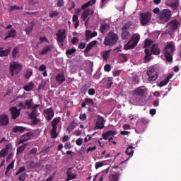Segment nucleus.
Returning <instances> with one entry per match:
<instances>
[{
	"label": "nucleus",
	"instance_id": "nucleus-1",
	"mask_svg": "<svg viewBox=\"0 0 181 181\" xmlns=\"http://www.w3.org/2000/svg\"><path fill=\"white\" fill-rule=\"evenodd\" d=\"M117 42H118V35L115 34L112 31H110L105 37L103 45L111 47L113 45H115Z\"/></svg>",
	"mask_w": 181,
	"mask_h": 181
},
{
	"label": "nucleus",
	"instance_id": "nucleus-2",
	"mask_svg": "<svg viewBox=\"0 0 181 181\" xmlns=\"http://www.w3.org/2000/svg\"><path fill=\"white\" fill-rule=\"evenodd\" d=\"M141 39L139 34H134L132 40L129 41L124 46L125 50L134 49L136 46Z\"/></svg>",
	"mask_w": 181,
	"mask_h": 181
},
{
	"label": "nucleus",
	"instance_id": "nucleus-3",
	"mask_svg": "<svg viewBox=\"0 0 181 181\" xmlns=\"http://www.w3.org/2000/svg\"><path fill=\"white\" fill-rule=\"evenodd\" d=\"M152 19V12L147 11L146 13H141L140 14L139 21L142 26H146Z\"/></svg>",
	"mask_w": 181,
	"mask_h": 181
},
{
	"label": "nucleus",
	"instance_id": "nucleus-4",
	"mask_svg": "<svg viewBox=\"0 0 181 181\" xmlns=\"http://www.w3.org/2000/svg\"><path fill=\"white\" fill-rule=\"evenodd\" d=\"M22 65L17 62H13L10 64V71L11 76H15L22 71Z\"/></svg>",
	"mask_w": 181,
	"mask_h": 181
},
{
	"label": "nucleus",
	"instance_id": "nucleus-5",
	"mask_svg": "<svg viewBox=\"0 0 181 181\" xmlns=\"http://www.w3.org/2000/svg\"><path fill=\"white\" fill-rule=\"evenodd\" d=\"M146 74L148 76V81H156L158 79V71H156V69L153 66H151L147 69Z\"/></svg>",
	"mask_w": 181,
	"mask_h": 181
},
{
	"label": "nucleus",
	"instance_id": "nucleus-6",
	"mask_svg": "<svg viewBox=\"0 0 181 181\" xmlns=\"http://www.w3.org/2000/svg\"><path fill=\"white\" fill-rule=\"evenodd\" d=\"M60 117H55L52 121V129L51 130V137L57 138V124L60 122Z\"/></svg>",
	"mask_w": 181,
	"mask_h": 181
},
{
	"label": "nucleus",
	"instance_id": "nucleus-7",
	"mask_svg": "<svg viewBox=\"0 0 181 181\" xmlns=\"http://www.w3.org/2000/svg\"><path fill=\"white\" fill-rule=\"evenodd\" d=\"M170 10L164 9L160 11L159 19L160 21H163V22H168L170 18Z\"/></svg>",
	"mask_w": 181,
	"mask_h": 181
},
{
	"label": "nucleus",
	"instance_id": "nucleus-8",
	"mask_svg": "<svg viewBox=\"0 0 181 181\" xmlns=\"http://www.w3.org/2000/svg\"><path fill=\"white\" fill-rule=\"evenodd\" d=\"M56 35L57 42L63 43V42H64V39L67 37V31L64 29L59 30Z\"/></svg>",
	"mask_w": 181,
	"mask_h": 181
},
{
	"label": "nucleus",
	"instance_id": "nucleus-9",
	"mask_svg": "<svg viewBox=\"0 0 181 181\" xmlns=\"http://www.w3.org/2000/svg\"><path fill=\"white\" fill-rule=\"evenodd\" d=\"M106 120L102 116L98 115V118L96 119L95 128L96 129H104L105 125Z\"/></svg>",
	"mask_w": 181,
	"mask_h": 181
},
{
	"label": "nucleus",
	"instance_id": "nucleus-10",
	"mask_svg": "<svg viewBox=\"0 0 181 181\" xmlns=\"http://www.w3.org/2000/svg\"><path fill=\"white\" fill-rule=\"evenodd\" d=\"M21 110H22V108L18 110V107H10L9 111L11 112L12 119H16V118H18V117H19L21 115Z\"/></svg>",
	"mask_w": 181,
	"mask_h": 181
},
{
	"label": "nucleus",
	"instance_id": "nucleus-11",
	"mask_svg": "<svg viewBox=\"0 0 181 181\" xmlns=\"http://www.w3.org/2000/svg\"><path fill=\"white\" fill-rule=\"evenodd\" d=\"M32 136H35V134L33 132H28L23 135L21 138V139L18 141V145H21V144H23V142H27V141H29L32 139Z\"/></svg>",
	"mask_w": 181,
	"mask_h": 181
},
{
	"label": "nucleus",
	"instance_id": "nucleus-12",
	"mask_svg": "<svg viewBox=\"0 0 181 181\" xmlns=\"http://www.w3.org/2000/svg\"><path fill=\"white\" fill-rule=\"evenodd\" d=\"M9 124V116L6 114L0 115V127H6Z\"/></svg>",
	"mask_w": 181,
	"mask_h": 181
},
{
	"label": "nucleus",
	"instance_id": "nucleus-13",
	"mask_svg": "<svg viewBox=\"0 0 181 181\" xmlns=\"http://www.w3.org/2000/svg\"><path fill=\"white\" fill-rule=\"evenodd\" d=\"M44 112L46 114V119L47 121H52L53 119V117H54V110H53L52 107H49L47 109H45L44 110Z\"/></svg>",
	"mask_w": 181,
	"mask_h": 181
},
{
	"label": "nucleus",
	"instance_id": "nucleus-14",
	"mask_svg": "<svg viewBox=\"0 0 181 181\" xmlns=\"http://www.w3.org/2000/svg\"><path fill=\"white\" fill-rule=\"evenodd\" d=\"M151 53L153 56H159L160 54V48L158 44H153L151 47Z\"/></svg>",
	"mask_w": 181,
	"mask_h": 181
},
{
	"label": "nucleus",
	"instance_id": "nucleus-15",
	"mask_svg": "<svg viewBox=\"0 0 181 181\" xmlns=\"http://www.w3.org/2000/svg\"><path fill=\"white\" fill-rule=\"evenodd\" d=\"M53 49V45H45L44 47H42V50L39 52V54L40 56H45L47 54V53L52 52Z\"/></svg>",
	"mask_w": 181,
	"mask_h": 181
},
{
	"label": "nucleus",
	"instance_id": "nucleus-16",
	"mask_svg": "<svg viewBox=\"0 0 181 181\" xmlns=\"http://www.w3.org/2000/svg\"><path fill=\"white\" fill-rule=\"evenodd\" d=\"M145 57H144V63H149L151 60L153 59L152 57V52H151V49L146 48L144 49Z\"/></svg>",
	"mask_w": 181,
	"mask_h": 181
},
{
	"label": "nucleus",
	"instance_id": "nucleus-17",
	"mask_svg": "<svg viewBox=\"0 0 181 181\" xmlns=\"http://www.w3.org/2000/svg\"><path fill=\"white\" fill-rule=\"evenodd\" d=\"M55 81L58 84H63L64 81H66V76H64V73H59L55 76Z\"/></svg>",
	"mask_w": 181,
	"mask_h": 181
},
{
	"label": "nucleus",
	"instance_id": "nucleus-18",
	"mask_svg": "<svg viewBox=\"0 0 181 181\" xmlns=\"http://www.w3.org/2000/svg\"><path fill=\"white\" fill-rule=\"evenodd\" d=\"M168 26H170L171 30H176V29L179 28V21L176 19H174L168 23Z\"/></svg>",
	"mask_w": 181,
	"mask_h": 181
},
{
	"label": "nucleus",
	"instance_id": "nucleus-19",
	"mask_svg": "<svg viewBox=\"0 0 181 181\" xmlns=\"http://www.w3.org/2000/svg\"><path fill=\"white\" fill-rule=\"evenodd\" d=\"M172 77H173V74H170L169 75L167 76V77L162 81H160L158 83V87H163L165 86H166V84H168L170 80V78H172Z\"/></svg>",
	"mask_w": 181,
	"mask_h": 181
},
{
	"label": "nucleus",
	"instance_id": "nucleus-20",
	"mask_svg": "<svg viewBox=\"0 0 181 181\" xmlns=\"http://www.w3.org/2000/svg\"><path fill=\"white\" fill-rule=\"evenodd\" d=\"M115 135H117V132L110 130V131H107L105 133H103L102 134V137L103 138V139H105V141H107L109 136H114Z\"/></svg>",
	"mask_w": 181,
	"mask_h": 181
},
{
	"label": "nucleus",
	"instance_id": "nucleus-21",
	"mask_svg": "<svg viewBox=\"0 0 181 181\" xmlns=\"http://www.w3.org/2000/svg\"><path fill=\"white\" fill-rule=\"evenodd\" d=\"M165 49H167L168 53L169 54H173V53H175V45L172 42H168Z\"/></svg>",
	"mask_w": 181,
	"mask_h": 181
},
{
	"label": "nucleus",
	"instance_id": "nucleus-22",
	"mask_svg": "<svg viewBox=\"0 0 181 181\" xmlns=\"http://www.w3.org/2000/svg\"><path fill=\"white\" fill-rule=\"evenodd\" d=\"M12 50V48L8 47L6 49H4V48L0 47V57H6V56H8L9 53H11Z\"/></svg>",
	"mask_w": 181,
	"mask_h": 181
},
{
	"label": "nucleus",
	"instance_id": "nucleus-23",
	"mask_svg": "<svg viewBox=\"0 0 181 181\" xmlns=\"http://www.w3.org/2000/svg\"><path fill=\"white\" fill-rule=\"evenodd\" d=\"M11 149V144H7L4 148L0 151V158H5L8 155V151Z\"/></svg>",
	"mask_w": 181,
	"mask_h": 181
},
{
	"label": "nucleus",
	"instance_id": "nucleus-24",
	"mask_svg": "<svg viewBox=\"0 0 181 181\" xmlns=\"http://www.w3.org/2000/svg\"><path fill=\"white\" fill-rule=\"evenodd\" d=\"M166 5H168V6H170V8H171L173 11H176V9H177V6H179V1L172 2L168 1L166 2Z\"/></svg>",
	"mask_w": 181,
	"mask_h": 181
},
{
	"label": "nucleus",
	"instance_id": "nucleus-25",
	"mask_svg": "<svg viewBox=\"0 0 181 181\" xmlns=\"http://www.w3.org/2000/svg\"><path fill=\"white\" fill-rule=\"evenodd\" d=\"M17 33L16 30L11 28V30L8 32V35L5 37L4 40L9 39V37H15Z\"/></svg>",
	"mask_w": 181,
	"mask_h": 181
},
{
	"label": "nucleus",
	"instance_id": "nucleus-26",
	"mask_svg": "<svg viewBox=\"0 0 181 181\" xmlns=\"http://www.w3.org/2000/svg\"><path fill=\"white\" fill-rule=\"evenodd\" d=\"M163 53L167 62H170L173 60V57H172L173 54H169V52H168V47L164 49Z\"/></svg>",
	"mask_w": 181,
	"mask_h": 181
},
{
	"label": "nucleus",
	"instance_id": "nucleus-27",
	"mask_svg": "<svg viewBox=\"0 0 181 181\" xmlns=\"http://www.w3.org/2000/svg\"><path fill=\"white\" fill-rule=\"evenodd\" d=\"M101 33L104 35L105 33H107L108 30H110V24L104 23L102 24L100 29Z\"/></svg>",
	"mask_w": 181,
	"mask_h": 181
},
{
	"label": "nucleus",
	"instance_id": "nucleus-28",
	"mask_svg": "<svg viewBox=\"0 0 181 181\" xmlns=\"http://www.w3.org/2000/svg\"><path fill=\"white\" fill-rule=\"evenodd\" d=\"M34 88L35 83L30 82L23 86V90H25V91H32V90H33Z\"/></svg>",
	"mask_w": 181,
	"mask_h": 181
},
{
	"label": "nucleus",
	"instance_id": "nucleus-29",
	"mask_svg": "<svg viewBox=\"0 0 181 181\" xmlns=\"http://www.w3.org/2000/svg\"><path fill=\"white\" fill-rule=\"evenodd\" d=\"M25 129H26L25 127H21V126H16L13 128V132L14 134H18V132H24Z\"/></svg>",
	"mask_w": 181,
	"mask_h": 181
},
{
	"label": "nucleus",
	"instance_id": "nucleus-30",
	"mask_svg": "<svg viewBox=\"0 0 181 181\" xmlns=\"http://www.w3.org/2000/svg\"><path fill=\"white\" fill-rule=\"evenodd\" d=\"M129 36H131V33H129V31L122 30V33L121 34V37L122 40H127L129 39Z\"/></svg>",
	"mask_w": 181,
	"mask_h": 181
},
{
	"label": "nucleus",
	"instance_id": "nucleus-31",
	"mask_svg": "<svg viewBox=\"0 0 181 181\" xmlns=\"http://www.w3.org/2000/svg\"><path fill=\"white\" fill-rule=\"evenodd\" d=\"M66 179L65 180V181H70V180H73L74 179H76V177H77V175L76 174H71L70 173V171H67L66 172Z\"/></svg>",
	"mask_w": 181,
	"mask_h": 181
},
{
	"label": "nucleus",
	"instance_id": "nucleus-32",
	"mask_svg": "<svg viewBox=\"0 0 181 181\" xmlns=\"http://www.w3.org/2000/svg\"><path fill=\"white\" fill-rule=\"evenodd\" d=\"M134 94L135 95H140V96L145 95V90L139 87L134 90Z\"/></svg>",
	"mask_w": 181,
	"mask_h": 181
},
{
	"label": "nucleus",
	"instance_id": "nucleus-33",
	"mask_svg": "<svg viewBox=\"0 0 181 181\" xmlns=\"http://www.w3.org/2000/svg\"><path fill=\"white\" fill-rule=\"evenodd\" d=\"M15 168V160H13L6 168L5 175L6 176H8V173H9V170L11 169H13Z\"/></svg>",
	"mask_w": 181,
	"mask_h": 181
},
{
	"label": "nucleus",
	"instance_id": "nucleus-34",
	"mask_svg": "<svg viewBox=\"0 0 181 181\" xmlns=\"http://www.w3.org/2000/svg\"><path fill=\"white\" fill-rule=\"evenodd\" d=\"M134 146H129V147L127 148L126 150V153L127 155H129L130 156V158H132L133 155H134Z\"/></svg>",
	"mask_w": 181,
	"mask_h": 181
},
{
	"label": "nucleus",
	"instance_id": "nucleus-35",
	"mask_svg": "<svg viewBox=\"0 0 181 181\" xmlns=\"http://www.w3.org/2000/svg\"><path fill=\"white\" fill-rule=\"evenodd\" d=\"M25 110H32V106L33 105V99L26 100L25 103Z\"/></svg>",
	"mask_w": 181,
	"mask_h": 181
},
{
	"label": "nucleus",
	"instance_id": "nucleus-36",
	"mask_svg": "<svg viewBox=\"0 0 181 181\" xmlns=\"http://www.w3.org/2000/svg\"><path fill=\"white\" fill-rule=\"evenodd\" d=\"M26 144H23V145L18 146L17 148L16 155H20V153H22V152L26 149Z\"/></svg>",
	"mask_w": 181,
	"mask_h": 181
},
{
	"label": "nucleus",
	"instance_id": "nucleus-37",
	"mask_svg": "<svg viewBox=\"0 0 181 181\" xmlns=\"http://www.w3.org/2000/svg\"><path fill=\"white\" fill-rule=\"evenodd\" d=\"M94 4H95V1H89L86 4L82 5L81 9L84 10L86 8H88V6H93Z\"/></svg>",
	"mask_w": 181,
	"mask_h": 181
},
{
	"label": "nucleus",
	"instance_id": "nucleus-38",
	"mask_svg": "<svg viewBox=\"0 0 181 181\" xmlns=\"http://www.w3.org/2000/svg\"><path fill=\"white\" fill-rule=\"evenodd\" d=\"M77 124L76 123V122L74 120H73L71 124H69V126L67 128V131H69V132H71V131H73V129H74V128H76Z\"/></svg>",
	"mask_w": 181,
	"mask_h": 181
},
{
	"label": "nucleus",
	"instance_id": "nucleus-39",
	"mask_svg": "<svg viewBox=\"0 0 181 181\" xmlns=\"http://www.w3.org/2000/svg\"><path fill=\"white\" fill-rule=\"evenodd\" d=\"M110 53H111V49L104 51L102 55L103 59L104 60H108V57H110Z\"/></svg>",
	"mask_w": 181,
	"mask_h": 181
},
{
	"label": "nucleus",
	"instance_id": "nucleus-40",
	"mask_svg": "<svg viewBox=\"0 0 181 181\" xmlns=\"http://www.w3.org/2000/svg\"><path fill=\"white\" fill-rule=\"evenodd\" d=\"M90 15V10L86 9L85 10L81 16V18L83 19V21H86V19H87L88 18V16Z\"/></svg>",
	"mask_w": 181,
	"mask_h": 181
},
{
	"label": "nucleus",
	"instance_id": "nucleus-41",
	"mask_svg": "<svg viewBox=\"0 0 181 181\" xmlns=\"http://www.w3.org/2000/svg\"><path fill=\"white\" fill-rule=\"evenodd\" d=\"M131 26H132V22L129 21L123 25L122 30L128 31V29H129Z\"/></svg>",
	"mask_w": 181,
	"mask_h": 181
},
{
	"label": "nucleus",
	"instance_id": "nucleus-42",
	"mask_svg": "<svg viewBox=\"0 0 181 181\" xmlns=\"http://www.w3.org/2000/svg\"><path fill=\"white\" fill-rule=\"evenodd\" d=\"M32 30H33V24L32 23L25 28L26 35H30L32 33Z\"/></svg>",
	"mask_w": 181,
	"mask_h": 181
},
{
	"label": "nucleus",
	"instance_id": "nucleus-43",
	"mask_svg": "<svg viewBox=\"0 0 181 181\" xmlns=\"http://www.w3.org/2000/svg\"><path fill=\"white\" fill-rule=\"evenodd\" d=\"M23 9V7L22 6H18L16 5L15 6H11L8 10L9 12H12V11H21Z\"/></svg>",
	"mask_w": 181,
	"mask_h": 181
},
{
	"label": "nucleus",
	"instance_id": "nucleus-44",
	"mask_svg": "<svg viewBox=\"0 0 181 181\" xmlns=\"http://www.w3.org/2000/svg\"><path fill=\"white\" fill-rule=\"evenodd\" d=\"M119 60L120 62H122V63H125V62H128V58L127 57V55L125 54H121L119 56Z\"/></svg>",
	"mask_w": 181,
	"mask_h": 181
},
{
	"label": "nucleus",
	"instance_id": "nucleus-45",
	"mask_svg": "<svg viewBox=\"0 0 181 181\" xmlns=\"http://www.w3.org/2000/svg\"><path fill=\"white\" fill-rule=\"evenodd\" d=\"M119 178V175L118 174H115V175H111L109 177L110 180L109 181H118V179Z\"/></svg>",
	"mask_w": 181,
	"mask_h": 181
},
{
	"label": "nucleus",
	"instance_id": "nucleus-46",
	"mask_svg": "<svg viewBox=\"0 0 181 181\" xmlns=\"http://www.w3.org/2000/svg\"><path fill=\"white\" fill-rule=\"evenodd\" d=\"M30 167L33 168V169H35L36 168H40V163H39V162L35 163V161H30Z\"/></svg>",
	"mask_w": 181,
	"mask_h": 181
},
{
	"label": "nucleus",
	"instance_id": "nucleus-47",
	"mask_svg": "<svg viewBox=\"0 0 181 181\" xmlns=\"http://www.w3.org/2000/svg\"><path fill=\"white\" fill-rule=\"evenodd\" d=\"M76 52H77V50L76 49V48L73 47L71 49H67L66 51V56H71V54H74Z\"/></svg>",
	"mask_w": 181,
	"mask_h": 181
},
{
	"label": "nucleus",
	"instance_id": "nucleus-48",
	"mask_svg": "<svg viewBox=\"0 0 181 181\" xmlns=\"http://www.w3.org/2000/svg\"><path fill=\"white\" fill-rule=\"evenodd\" d=\"M18 53H19V47H16L12 51L13 59H16V56H18Z\"/></svg>",
	"mask_w": 181,
	"mask_h": 181
},
{
	"label": "nucleus",
	"instance_id": "nucleus-49",
	"mask_svg": "<svg viewBox=\"0 0 181 181\" xmlns=\"http://www.w3.org/2000/svg\"><path fill=\"white\" fill-rule=\"evenodd\" d=\"M90 39H91V30H86V42H90Z\"/></svg>",
	"mask_w": 181,
	"mask_h": 181
},
{
	"label": "nucleus",
	"instance_id": "nucleus-50",
	"mask_svg": "<svg viewBox=\"0 0 181 181\" xmlns=\"http://www.w3.org/2000/svg\"><path fill=\"white\" fill-rule=\"evenodd\" d=\"M112 77H108L107 78V81L106 83V87L107 88H111L112 86Z\"/></svg>",
	"mask_w": 181,
	"mask_h": 181
},
{
	"label": "nucleus",
	"instance_id": "nucleus-51",
	"mask_svg": "<svg viewBox=\"0 0 181 181\" xmlns=\"http://www.w3.org/2000/svg\"><path fill=\"white\" fill-rule=\"evenodd\" d=\"M152 43H153L152 40L146 39L144 47H149V46H152Z\"/></svg>",
	"mask_w": 181,
	"mask_h": 181
},
{
	"label": "nucleus",
	"instance_id": "nucleus-52",
	"mask_svg": "<svg viewBox=\"0 0 181 181\" xmlns=\"http://www.w3.org/2000/svg\"><path fill=\"white\" fill-rule=\"evenodd\" d=\"M27 177H28V174L26 173H22L18 177V180L25 181L26 180Z\"/></svg>",
	"mask_w": 181,
	"mask_h": 181
},
{
	"label": "nucleus",
	"instance_id": "nucleus-53",
	"mask_svg": "<svg viewBox=\"0 0 181 181\" xmlns=\"http://www.w3.org/2000/svg\"><path fill=\"white\" fill-rule=\"evenodd\" d=\"M26 170V167L22 166L18 170L16 173V176H18V175H21L22 172H25Z\"/></svg>",
	"mask_w": 181,
	"mask_h": 181
},
{
	"label": "nucleus",
	"instance_id": "nucleus-54",
	"mask_svg": "<svg viewBox=\"0 0 181 181\" xmlns=\"http://www.w3.org/2000/svg\"><path fill=\"white\" fill-rule=\"evenodd\" d=\"M132 81H134V84H138L139 83V77L137 75H134L132 78Z\"/></svg>",
	"mask_w": 181,
	"mask_h": 181
},
{
	"label": "nucleus",
	"instance_id": "nucleus-55",
	"mask_svg": "<svg viewBox=\"0 0 181 181\" xmlns=\"http://www.w3.org/2000/svg\"><path fill=\"white\" fill-rule=\"evenodd\" d=\"M40 122V119H37V117L33 118V120L31 121L32 125H37Z\"/></svg>",
	"mask_w": 181,
	"mask_h": 181
},
{
	"label": "nucleus",
	"instance_id": "nucleus-56",
	"mask_svg": "<svg viewBox=\"0 0 181 181\" xmlns=\"http://www.w3.org/2000/svg\"><path fill=\"white\" fill-rule=\"evenodd\" d=\"M33 74V72L31 70H27L25 77V78H30Z\"/></svg>",
	"mask_w": 181,
	"mask_h": 181
},
{
	"label": "nucleus",
	"instance_id": "nucleus-57",
	"mask_svg": "<svg viewBox=\"0 0 181 181\" xmlns=\"http://www.w3.org/2000/svg\"><path fill=\"white\" fill-rule=\"evenodd\" d=\"M30 118L32 119L33 118H36L37 117V115L36 114V110H33L30 115H29Z\"/></svg>",
	"mask_w": 181,
	"mask_h": 181
},
{
	"label": "nucleus",
	"instance_id": "nucleus-58",
	"mask_svg": "<svg viewBox=\"0 0 181 181\" xmlns=\"http://www.w3.org/2000/svg\"><path fill=\"white\" fill-rule=\"evenodd\" d=\"M59 15V12L56 11H52L49 13V18H54V16H57Z\"/></svg>",
	"mask_w": 181,
	"mask_h": 181
},
{
	"label": "nucleus",
	"instance_id": "nucleus-59",
	"mask_svg": "<svg viewBox=\"0 0 181 181\" xmlns=\"http://www.w3.org/2000/svg\"><path fill=\"white\" fill-rule=\"evenodd\" d=\"M90 49H93V47H91L90 44H88L84 50L85 54H88V53L90 52Z\"/></svg>",
	"mask_w": 181,
	"mask_h": 181
},
{
	"label": "nucleus",
	"instance_id": "nucleus-60",
	"mask_svg": "<svg viewBox=\"0 0 181 181\" xmlns=\"http://www.w3.org/2000/svg\"><path fill=\"white\" fill-rule=\"evenodd\" d=\"M83 139L79 138V139H76V144L78 146H81V145H83Z\"/></svg>",
	"mask_w": 181,
	"mask_h": 181
},
{
	"label": "nucleus",
	"instance_id": "nucleus-61",
	"mask_svg": "<svg viewBox=\"0 0 181 181\" xmlns=\"http://www.w3.org/2000/svg\"><path fill=\"white\" fill-rule=\"evenodd\" d=\"M79 119L81 121H86V119H87V115H86V113L81 114Z\"/></svg>",
	"mask_w": 181,
	"mask_h": 181
},
{
	"label": "nucleus",
	"instance_id": "nucleus-62",
	"mask_svg": "<svg viewBox=\"0 0 181 181\" xmlns=\"http://www.w3.org/2000/svg\"><path fill=\"white\" fill-rule=\"evenodd\" d=\"M88 94H89V95H94V94H95V89L93 88H90L88 91Z\"/></svg>",
	"mask_w": 181,
	"mask_h": 181
},
{
	"label": "nucleus",
	"instance_id": "nucleus-63",
	"mask_svg": "<svg viewBox=\"0 0 181 181\" xmlns=\"http://www.w3.org/2000/svg\"><path fill=\"white\" fill-rule=\"evenodd\" d=\"M46 69H47V67L46 66V65L45 64H42L41 66H40L38 70L39 71H45Z\"/></svg>",
	"mask_w": 181,
	"mask_h": 181
},
{
	"label": "nucleus",
	"instance_id": "nucleus-64",
	"mask_svg": "<svg viewBox=\"0 0 181 181\" xmlns=\"http://www.w3.org/2000/svg\"><path fill=\"white\" fill-rule=\"evenodd\" d=\"M104 70H105V71H107V72L111 71V65H110V64L105 65Z\"/></svg>",
	"mask_w": 181,
	"mask_h": 181
}]
</instances>
